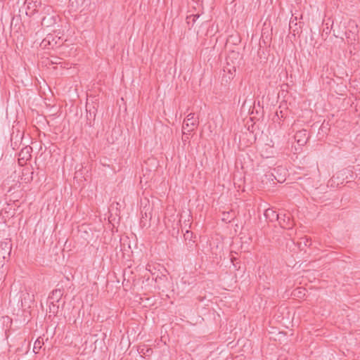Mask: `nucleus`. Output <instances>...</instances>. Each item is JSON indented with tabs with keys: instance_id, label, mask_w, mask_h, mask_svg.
<instances>
[{
	"instance_id": "nucleus-1",
	"label": "nucleus",
	"mask_w": 360,
	"mask_h": 360,
	"mask_svg": "<svg viewBox=\"0 0 360 360\" xmlns=\"http://www.w3.org/2000/svg\"><path fill=\"white\" fill-rule=\"evenodd\" d=\"M344 30L342 31L338 30L336 31L334 27V24L333 23L331 30H333V34L337 38L343 39L344 36L347 39V41L348 44H353V42L356 40V30L352 31L350 30H347L345 24L343 25Z\"/></svg>"
},
{
	"instance_id": "nucleus-2",
	"label": "nucleus",
	"mask_w": 360,
	"mask_h": 360,
	"mask_svg": "<svg viewBox=\"0 0 360 360\" xmlns=\"http://www.w3.org/2000/svg\"><path fill=\"white\" fill-rule=\"evenodd\" d=\"M198 121L194 118V113H189L183 123L182 131L184 135L189 134L198 127Z\"/></svg>"
},
{
	"instance_id": "nucleus-3",
	"label": "nucleus",
	"mask_w": 360,
	"mask_h": 360,
	"mask_svg": "<svg viewBox=\"0 0 360 360\" xmlns=\"http://www.w3.org/2000/svg\"><path fill=\"white\" fill-rule=\"evenodd\" d=\"M278 221L283 229H291L294 226V221L291 219L290 214H280Z\"/></svg>"
},
{
	"instance_id": "nucleus-4",
	"label": "nucleus",
	"mask_w": 360,
	"mask_h": 360,
	"mask_svg": "<svg viewBox=\"0 0 360 360\" xmlns=\"http://www.w3.org/2000/svg\"><path fill=\"white\" fill-rule=\"evenodd\" d=\"M25 4H27L26 15L29 16L34 15L36 13L38 12L37 7L41 6V3L40 1H37V0H25Z\"/></svg>"
},
{
	"instance_id": "nucleus-5",
	"label": "nucleus",
	"mask_w": 360,
	"mask_h": 360,
	"mask_svg": "<svg viewBox=\"0 0 360 360\" xmlns=\"http://www.w3.org/2000/svg\"><path fill=\"white\" fill-rule=\"evenodd\" d=\"M12 245L10 242H1L0 243V259H8L10 257Z\"/></svg>"
},
{
	"instance_id": "nucleus-6",
	"label": "nucleus",
	"mask_w": 360,
	"mask_h": 360,
	"mask_svg": "<svg viewBox=\"0 0 360 360\" xmlns=\"http://www.w3.org/2000/svg\"><path fill=\"white\" fill-rule=\"evenodd\" d=\"M32 151V148L31 146H27L23 147L19 153V162L21 163V161L25 162L27 160H30L31 158Z\"/></svg>"
},
{
	"instance_id": "nucleus-7",
	"label": "nucleus",
	"mask_w": 360,
	"mask_h": 360,
	"mask_svg": "<svg viewBox=\"0 0 360 360\" xmlns=\"http://www.w3.org/2000/svg\"><path fill=\"white\" fill-rule=\"evenodd\" d=\"M295 139L300 146H304L308 140L307 130L302 129L297 131L295 135Z\"/></svg>"
},
{
	"instance_id": "nucleus-8",
	"label": "nucleus",
	"mask_w": 360,
	"mask_h": 360,
	"mask_svg": "<svg viewBox=\"0 0 360 360\" xmlns=\"http://www.w3.org/2000/svg\"><path fill=\"white\" fill-rule=\"evenodd\" d=\"M63 295V290L61 289H56L52 291L51 294L49 296V301L58 302Z\"/></svg>"
},
{
	"instance_id": "nucleus-9",
	"label": "nucleus",
	"mask_w": 360,
	"mask_h": 360,
	"mask_svg": "<svg viewBox=\"0 0 360 360\" xmlns=\"http://www.w3.org/2000/svg\"><path fill=\"white\" fill-rule=\"evenodd\" d=\"M302 22L299 23L297 22V17L294 19H291L289 23V29L291 32H292L293 35L299 33V29L301 28Z\"/></svg>"
},
{
	"instance_id": "nucleus-10",
	"label": "nucleus",
	"mask_w": 360,
	"mask_h": 360,
	"mask_svg": "<svg viewBox=\"0 0 360 360\" xmlns=\"http://www.w3.org/2000/svg\"><path fill=\"white\" fill-rule=\"evenodd\" d=\"M280 214L277 213L276 211L271 209H267L264 212V216L267 219L271 221L274 220H277L279 219Z\"/></svg>"
},
{
	"instance_id": "nucleus-11",
	"label": "nucleus",
	"mask_w": 360,
	"mask_h": 360,
	"mask_svg": "<svg viewBox=\"0 0 360 360\" xmlns=\"http://www.w3.org/2000/svg\"><path fill=\"white\" fill-rule=\"evenodd\" d=\"M139 353L141 356H150L153 352V349L148 346L143 345L139 347Z\"/></svg>"
},
{
	"instance_id": "nucleus-12",
	"label": "nucleus",
	"mask_w": 360,
	"mask_h": 360,
	"mask_svg": "<svg viewBox=\"0 0 360 360\" xmlns=\"http://www.w3.org/2000/svg\"><path fill=\"white\" fill-rule=\"evenodd\" d=\"M96 109L93 107L92 109L87 110L86 118L89 121V124L92 126V121L95 120Z\"/></svg>"
},
{
	"instance_id": "nucleus-13",
	"label": "nucleus",
	"mask_w": 360,
	"mask_h": 360,
	"mask_svg": "<svg viewBox=\"0 0 360 360\" xmlns=\"http://www.w3.org/2000/svg\"><path fill=\"white\" fill-rule=\"evenodd\" d=\"M54 23L53 16L51 17H43L41 18V25L49 27Z\"/></svg>"
},
{
	"instance_id": "nucleus-14",
	"label": "nucleus",
	"mask_w": 360,
	"mask_h": 360,
	"mask_svg": "<svg viewBox=\"0 0 360 360\" xmlns=\"http://www.w3.org/2000/svg\"><path fill=\"white\" fill-rule=\"evenodd\" d=\"M22 134H16L15 136V141H14V136H13V134H11V146L13 147V148L14 150L17 149L18 148V139H22Z\"/></svg>"
},
{
	"instance_id": "nucleus-15",
	"label": "nucleus",
	"mask_w": 360,
	"mask_h": 360,
	"mask_svg": "<svg viewBox=\"0 0 360 360\" xmlns=\"http://www.w3.org/2000/svg\"><path fill=\"white\" fill-rule=\"evenodd\" d=\"M44 345L43 339L41 340L40 338L37 339V340L34 342V348L33 351L34 353H39V350L41 348L42 345Z\"/></svg>"
},
{
	"instance_id": "nucleus-16",
	"label": "nucleus",
	"mask_w": 360,
	"mask_h": 360,
	"mask_svg": "<svg viewBox=\"0 0 360 360\" xmlns=\"http://www.w3.org/2000/svg\"><path fill=\"white\" fill-rule=\"evenodd\" d=\"M50 305H49V312L52 313L54 316H56L58 311L59 306L54 304V302L49 301Z\"/></svg>"
},
{
	"instance_id": "nucleus-17",
	"label": "nucleus",
	"mask_w": 360,
	"mask_h": 360,
	"mask_svg": "<svg viewBox=\"0 0 360 360\" xmlns=\"http://www.w3.org/2000/svg\"><path fill=\"white\" fill-rule=\"evenodd\" d=\"M41 7H42L41 11L42 14L50 15L53 12V10L51 6L44 4L43 6L41 5Z\"/></svg>"
},
{
	"instance_id": "nucleus-18",
	"label": "nucleus",
	"mask_w": 360,
	"mask_h": 360,
	"mask_svg": "<svg viewBox=\"0 0 360 360\" xmlns=\"http://www.w3.org/2000/svg\"><path fill=\"white\" fill-rule=\"evenodd\" d=\"M199 16H200L199 14L188 15L186 18V22L188 25L191 24V25L193 26L194 25L195 20H197V18H199Z\"/></svg>"
},
{
	"instance_id": "nucleus-19",
	"label": "nucleus",
	"mask_w": 360,
	"mask_h": 360,
	"mask_svg": "<svg viewBox=\"0 0 360 360\" xmlns=\"http://www.w3.org/2000/svg\"><path fill=\"white\" fill-rule=\"evenodd\" d=\"M186 245L188 251H193L196 246L195 241L192 239H189L188 241L186 240Z\"/></svg>"
},
{
	"instance_id": "nucleus-20",
	"label": "nucleus",
	"mask_w": 360,
	"mask_h": 360,
	"mask_svg": "<svg viewBox=\"0 0 360 360\" xmlns=\"http://www.w3.org/2000/svg\"><path fill=\"white\" fill-rule=\"evenodd\" d=\"M192 236H193V232H191L190 231H186V233H184L185 240L186 241V240H188L189 239H191Z\"/></svg>"
},
{
	"instance_id": "nucleus-21",
	"label": "nucleus",
	"mask_w": 360,
	"mask_h": 360,
	"mask_svg": "<svg viewBox=\"0 0 360 360\" xmlns=\"http://www.w3.org/2000/svg\"><path fill=\"white\" fill-rule=\"evenodd\" d=\"M85 1L86 0H75L77 7L82 6L84 4Z\"/></svg>"
},
{
	"instance_id": "nucleus-22",
	"label": "nucleus",
	"mask_w": 360,
	"mask_h": 360,
	"mask_svg": "<svg viewBox=\"0 0 360 360\" xmlns=\"http://www.w3.org/2000/svg\"><path fill=\"white\" fill-rule=\"evenodd\" d=\"M30 174L31 176H27V177H25L24 179L25 181H30L32 180V174H33V172H30Z\"/></svg>"
},
{
	"instance_id": "nucleus-23",
	"label": "nucleus",
	"mask_w": 360,
	"mask_h": 360,
	"mask_svg": "<svg viewBox=\"0 0 360 360\" xmlns=\"http://www.w3.org/2000/svg\"><path fill=\"white\" fill-rule=\"evenodd\" d=\"M58 60H60V58H59L55 57V58H54V60H51V63L52 64H58V63H60V62H58Z\"/></svg>"
},
{
	"instance_id": "nucleus-24",
	"label": "nucleus",
	"mask_w": 360,
	"mask_h": 360,
	"mask_svg": "<svg viewBox=\"0 0 360 360\" xmlns=\"http://www.w3.org/2000/svg\"><path fill=\"white\" fill-rule=\"evenodd\" d=\"M302 293L301 290L299 289H297L295 290L294 295H297L299 297H301L300 294Z\"/></svg>"
},
{
	"instance_id": "nucleus-25",
	"label": "nucleus",
	"mask_w": 360,
	"mask_h": 360,
	"mask_svg": "<svg viewBox=\"0 0 360 360\" xmlns=\"http://www.w3.org/2000/svg\"><path fill=\"white\" fill-rule=\"evenodd\" d=\"M30 171V169L29 168H25L23 169V176H25L27 174V173H25V172H29Z\"/></svg>"
},
{
	"instance_id": "nucleus-26",
	"label": "nucleus",
	"mask_w": 360,
	"mask_h": 360,
	"mask_svg": "<svg viewBox=\"0 0 360 360\" xmlns=\"http://www.w3.org/2000/svg\"><path fill=\"white\" fill-rule=\"evenodd\" d=\"M308 243H309V240H308L307 238H305V239H304V245H305V246H307V245H308V244H307ZM311 245V243H310V244H309V245Z\"/></svg>"
},
{
	"instance_id": "nucleus-27",
	"label": "nucleus",
	"mask_w": 360,
	"mask_h": 360,
	"mask_svg": "<svg viewBox=\"0 0 360 360\" xmlns=\"http://www.w3.org/2000/svg\"><path fill=\"white\" fill-rule=\"evenodd\" d=\"M236 259H237L236 257H232L231 258V262L233 263V265H235L234 262H235V261H236Z\"/></svg>"
},
{
	"instance_id": "nucleus-28",
	"label": "nucleus",
	"mask_w": 360,
	"mask_h": 360,
	"mask_svg": "<svg viewBox=\"0 0 360 360\" xmlns=\"http://www.w3.org/2000/svg\"><path fill=\"white\" fill-rule=\"evenodd\" d=\"M187 135H188V134H186V135H184V134H183V138H182V139H183V140H184V141H186V139H188V136Z\"/></svg>"
},
{
	"instance_id": "nucleus-29",
	"label": "nucleus",
	"mask_w": 360,
	"mask_h": 360,
	"mask_svg": "<svg viewBox=\"0 0 360 360\" xmlns=\"http://www.w3.org/2000/svg\"><path fill=\"white\" fill-rule=\"evenodd\" d=\"M141 214H142V218L146 217V215H143V211H141Z\"/></svg>"
},
{
	"instance_id": "nucleus-30",
	"label": "nucleus",
	"mask_w": 360,
	"mask_h": 360,
	"mask_svg": "<svg viewBox=\"0 0 360 360\" xmlns=\"http://www.w3.org/2000/svg\"><path fill=\"white\" fill-rule=\"evenodd\" d=\"M141 214H142V218L146 217V215H143V211H141Z\"/></svg>"
},
{
	"instance_id": "nucleus-31",
	"label": "nucleus",
	"mask_w": 360,
	"mask_h": 360,
	"mask_svg": "<svg viewBox=\"0 0 360 360\" xmlns=\"http://www.w3.org/2000/svg\"><path fill=\"white\" fill-rule=\"evenodd\" d=\"M144 214L146 215V217H147V212H145Z\"/></svg>"
}]
</instances>
